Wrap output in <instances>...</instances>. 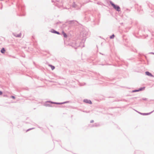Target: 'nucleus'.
Listing matches in <instances>:
<instances>
[{
  "label": "nucleus",
  "mask_w": 154,
  "mask_h": 154,
  "mask_svg": "<svg viewBox=\"0 0 154 154\" xmlns=\"http://www.w3.org/2000/svg\"><path fill=\"white\" fill-rule=\"evenodd\" d=\"M110 4L113 7V8L116 10V11H121V9L120 8L119 6L117 5H116L114 4L112 2H110Z\"/></svg>",
  "instance_id": "f257e3e1"
},
{
  "label": "nucleus",
  "mask_w": 154,
  "mask_h": 154,
  "mask_svg": "<svg viewBox=\"0 0 154 154\" xmlns=\"http://www.w3.org/2000/svg\"><path fill=\"white\" fill-rule=\"evenodd\" d=\"M84 101L86 103H88L90 104H91L92 103L89 100H84Z\"/></svg>",
  "instance_id": "f03ea898"
},
{
  "label": "nucleus",
  "mask_w": 154,
  "mask_h": 154,
  "mask_svg": "<svg viewBox=\"0 0 154 154\" xmlns=\"http://www.w3.org/2000/svg\"><path fill=\"white\" fill-rule=\"evenodd\" d=\"M145 73L146 75H148V76H151L152 77H153V76L151 74L149 73L148 72H145Z\"/></svg>",
  "instance_id": "7ed1b4c3"
},
{
  "label": "nucleus",
  "mask_w": 154,
  "mask_h": 154,
  "mask_svg": "<svg viewBox=\"0 0 154 154\" xmlns=\"http://www.w3.org/2000/svg\"><path fill=\"white\" fill-rule=\"evenodd\" d=\"M5 51V50L4 48H3L1 51V52L2 54H4Z\"/></svg>",
  "instance_id": "20e7f679"
},
{
  "label": "nucleus",
  "mask_w": 154,
  "mask_h": 154,
  "mask_svg": "<svg viewBox=\"0 0 154 154\" xmlns=\"http://www.w3.org/2000/svg\"><path fill=\"white\" fill-rule=\"evenodd\" d=\"M62 33L63 34V35L64 37L67 38V35L66 33H65L63 31L62 32Z\"/></svg>",
  "instance_id": "39448f33"
},
{
  "label": "nucleus",
  "mask_w": 154,
  "mask_h": 154,
  "mask_svg": "<svg viewBox=\"0 0 154 154\" xmlns=\"http://www.w3.org/2000/svg\"><path fill=\"white\" fill-rule=\"evenodd\" d=\"M49 66H50V67H51V69H52V70H53V69H54V68H55V67H54V66H52V65H49Z\"/></svg>",
  "instance_id": "423d86ee"
},
{
  "label": "nucleus",
  "mask_w": 154,
  "mask_h": 154,
  "mask_svg": "<svg viewBox=\"0 0 154 154\" xmlns=\"http://www.w3.org/2000/svg\"><path fill=\"white\" fill-rule=\"evenodd\" d=\"M52 32L55 33H56L58 35L60 34V33L58 32H57L54 31V30H53V31Z\"/></svg>",
  "instance_id": "0eeeda50"
},
{
  "label": "nucleus",
  "mask_w": 154,
  "mask_h": 154,
  "mask_svg": "<svg viewBox=\"0 0 154 154\" xmlns=\"http://www.w3.org/2000/svg\"><path fill=\"white\" fill-rule=\"evenodd\" d=\"M114 36H114V35H112V36H111L110 37V38L111 39L113 38H114Z\"/></svg>",
  "instance_id": "6e6552de"
},
{
  "label": "nucleus",
  "mask_w": 154,
  "mask_h": 154,
  "mask_svg": "<svg viewBox=\"0 0 154 154\" xmlns=\"http://www.w3.org/2000/svg\"><path fill=\"white\" fill-rule=\"evenodd\" d=\"M11 97L13 99H15V97H14V96H11Z\"/></svg>",
  "instance_id": "1a4fd4ad"
},
{
  "label": "nucleus",
  "mask_w": 154,
  "mask_h": 154,
  "mask_svg": "<svg viewBox=\"0 0 154 154\" xmlns=\"http://www.w3.org/2000/svg\"><path fill=\"white\" fill-rule=\"evenodd\" d=\"M2 94V91H0V95H1Z\"/></svg>",
  "instance_id": "9d476101"
}]
</instances>
